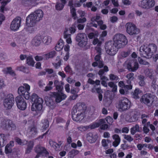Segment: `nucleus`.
<instances>
[{
	"label": "nucleus",
	"mask_w": 158,
	"mask_h": 158,
	"mask_svg": "<svg viewBox=\"0 0 158 158\" xmlns=\"http://www.w3.org/2000/svg\"><path fill=\"white\" fill-rule=\"evenodd\" d=\"M43 15V11L41 10H37L31 13L26 18V26L29 28L33 27L37 22L42 19Z\"/></svg>",
	"instance_id": "nucleus-1"
},
{
	"label": "nucleus",
	"mask_w": 158,
	"mask_h": 158,
	"mask_svg": "<svg viewBox=\"0 0 158 158\" xmlns=\"http://www.w3.org/2000/svg\"><path fill=\"white\" fill-rule=\"evenodd\" d=\"M30 86L26 83L23 84V86H20V110H24L27 107V103L23 97L26 100L30 99Z\"/></svg>",
	"instance_id": "nucleus-2"
},
{
	"label": "nucleus",
	"mask_w": 158,
	"mask_h": 158,
	"mask_svg": "<svg viewBox=\"0 0 158 158\" xmlns=\"http://www.w3.org/2000/svg\"><path fill=\"white\" fill-rule=\"evenodd\" d=\"M157 47L154 44H150L147 46H141L140 49V54L142 57H151V55L156 52Z\"/></svg>",
	"instance_id": "nucleus-3"
},
{
	"label": "nucleus",
	"mask_w": 158,
	"mask_h": 158,
	"mask_svg": "<svg viewBox=\"0 0 158 158\" xmlns=\"http://www.w3.org/2000/svg\"><path fill=\"white\" fill-rule=\"evenodd\" d=\"M31 102H33L31 106V110L33 111H40L43 107V100L39 98L37 94L33 93L30 98Z\"/></svg>",
	"instance_id": "nucleus-4"
},
{
	"label": "nucleus",
	"mask_w": 158,
	"mask_h": 158,
	"mask_svg": "<svg viewBox=\"0 0 158 158\" xmlns=\"http://www.w3.org/2000/svg\"><path fill=\"white\" fill-rule=\"evenodd\" d=\"M131 106V102L125 97L120 99L116 104V106L119 111H125L129 109Z\"/></svg>",
	"instance_id": "nucleus-5"
},
{
	"label": "nucleus",
	"mask_w": 158,
	"mask_h": 158,
	"mask_svg": "<svg viewBox=\"0 0 158 158\" xmlns=\"http://www.w3.org/2000/svg\"><path fill=\"white\" fill-rule=\"evenodd\" d=\"M114 44L120 48L124 47L127 43V40L124 35L121 34H117L113 38Z\"/></svg>",
	"instance_id": "nucleus-6"
},
{
	"label": "nucleus",
	"mask_w": 158,
	"mask_h": 158,
	"mask_svg": "<svg viewBox=\"0 0 158 158\" xmlns=\"http://www.w3.org/2000/svg\"><path fill=\"white\" fill-rule=\"evenodd\" d=\"M76 40L78 43V45L81 47H85L87 44L88 39L86 35L84 33H80L77 34Z\"/></svg>",
	"instance_id": "nucleus-7"
},
{
	"label": "nucleus",
	"mask_w": 158,
	"mask_h": 158,
	"mask_svg": "<svg viewBox=\"0 0 158 158\" xmlns=\"http://www.w3.org/2000/svg\"><path fill=\"white\" fill-rule=\"evenodd\" d=\"M15 102L14 98L12 94H10L7 95L4 99L3 105L7 109H10L13 106Z\"/></svg>",
	"instance_id": "nucleus-8"
},
{
	"label": "nucleus",
	"mask_w": 158,
	"mask_h": 158,
	"mask_svg": "<svg viewBox=\"0 0 158 158\" xmlns=\"http://www.w3.org/2000/svg\"><path fill=\"white\" fill-rule=\"evenodd\" d=\"M154 96L150 93H147L143 94L140 99L141 102L143 103L147 106L152 105L153 102Z\"/></svg>",
	"instance_id": "nucleus-9"
},
{
	"label": "nucleus",
	"mask_w": 158,
	"mask_h": 158,
	"mask_svg": "<svg viewBox=\"0 0 158 158\" xmlns=\"http://www.w3.org/2000/svg\"><path fill=\"white\" fill-rule=\"evenodd\" d=\"M105 48L106 53L111 56H114L115 54L118 51V49L120 48L114 44V43L112 44L109 43L106 44Z\"/></svg>",
	"instance_id": "nucleus-10"
},
{
	"label": "nucleus",
	"mask_w": 158,
	"mask_h": 158,
	"mask_svg": "<svg viewBox=\"0 0 158 158\" xmlns=\"http://www.w3.org/2000/svg\"><path fill=\"white\" fill-rule=\"evenodd\" d=\"M1 126L6 130H14L16 126L12 121L8 119H4L1 122Z\"/></svg>",
	"instance_id": "nucleus-11"
},
{
	"label": "nucleus",
	"mask_w": 158,
	"mask_h": 158,
	"mask_svg": "<svg viewBox=\"0 0 158 158\" xmlns=\"http://www.w3.org/2000/svg\"><path fill=\"white\" fill-rule=\"evenodd\" d=\"M49 95L51 97L55 98L56 101L58 103L65 99L67 97L65 94L61 92H51Z\"/></svg>",
	"instance_id": "nucleus-12"
},
{
	"label": "nucleus",
	"mask_w": 158,
	"mask_h": 158,
	"mask_svg": "<svg viewBox=\"0 0 158 158\" xmlns=\"http://www.w3.org/2000/svg\"><path fill=\"white\" fill-rule=\"evenodd\" d=\"M86 109V106L84 103L83 102L77 103L73 108L71 113L75 114L77 112L84 113Z\"/></svg>",
	"instance_id": "nucleus-13"
},
{
	"label": "nucleus",
	"mask_w": 158,
	"mask_h": 158,
	"mask_svg": "<svg viewBox=\"0 0 158 158\" xmlns=\"http://www.w3.org/2000/svg\"><path fill=\"white\" fill-rule=\"evenodd\" d=\"M127 32L130 35L136 34L139 32V30L133 23H128L126 24Z\"/></svg>",
	"instance_id": "nucleus-14"
},
{
	"label": "nucleus",
	"mask_w": 158,
	"mask_h": 158,
	"mask_svg": "<svg viewBox=\"0 0 158 158\" xmlns=\"http://www.w3.org/2000/svg\"><path fill=\"white\" fill-rule=\"evenodd\" d=\"M139 64L136 60H131L129 61L127 64V69L129 71L135 72L139 68Z\"/></svg>",
	"instance_id": "nucleus-15"
},
{
	"label": "nucleus",
	"mask_w": 158,
	"mask_h": 158,
	"mask_svg": "<svg viewBox=\"0 0 158 158\" xmlns=\"http://www.w3.org/2000/svg\"><path fill=\"white\" fill-rule=\"evenodd\" d=\"M155 5L154 0H142L141 2L142 7L147 10L152 8Z\"/></svg>",
	"instance_id": "nucleus-16"
},
{
	"label": "nucleus",
	"mask_w": 158,
	"mask_h": 158,
	"mask_svg": "<svg viewBox=\"0 0 158 158\" xmlns=\"http://www.w3.org/2000/svg\"><path fill=\"white\" fill-rule=\"evenodd\" d=\"M20 17L18 16L15 18L12 22L10 28L11 30L14 31H17L20 27Z\"/></svg>",
	"instance_id": "nucleus-17"
},
{
	"label": "nucleus",
	"mask_w": 158,
	"mask_h": 158,
	"mask_svg": "<svg viewBox=\"0 0 158 158\" xmlns=\"http://www.w3.org/2000/svg\"><path fill=\"white\" fill-rule=\"evenodd\" d=\"M35 152L41 154H44L46 155H48L49 154V152L45 147L40 145H38L35 148Z\"/></svg>",
	"instance_id": "nucleus-18"
},
{
	"label": "nucleus",
	"mask_w": 158,
	"mask_h": 158,
	"mask_svg": "<svg viewBox=\"0 0 158 158\" xmlns=\"http://www.w3.org/2000/svg\"><path fill=\"white\" fill-rule=\"evenodd\" d=\"M72 119L76 122L80 121H81L84 117V113L82 112H78L77 114L72 113Z\"/></svg>",
	"instance_id": "nucleus-19"
},
{
	"label": "nucleus",
	"mask_w": 158,
	"mask_h": 158,
	"mask_svg": "<svg viewBox=\"0 0 158 158\" xmlns=\"http://www.w3.org/2000/svg\"><path fill=\"white\" fill-rule=\"evenodd\" d=\"M98 138L97 135H93L92 133L90 132L87 134L86 138L88 142L91 143H95Z\"/></svg>",
	"instance_id": "nucleus-20"
},
{
	"label": "nucleus",
	"mask_w": 158,
	"mask_h": 158,
	"mask_svg": "<svg viewBox=\"0 0 158 158\" xmlns=\"http://www.w3.org/2000/svg\"><path fill=\"white\" fill-rule=\"evenodd\" d=\"M49 143L51 146L54 148L56 151H60V147L62 144L61 141H59V143H58L52 140H50Z\"/></svg>",
	"instance_id": "nucleus-21"
},
{
	"label": "nucleus",
	"mask_w": 158,
	"mask_h": 158,
	"mask_svg": "<svg viewBox=\"0 0 158 158\" xmlns=\"http://www.w3.org/2000/svg\"><path fill=\"white\" fill-rule=\"evenodd\" d=\"M14 142L11 141L8 143L5 147V152L6 154L11 153L12 152V147L14 146Z\"/></svg>",
	"instance_id": "nucleus-22"
},
{
	"label": "nucleus",
	"mask_w": 158,
	"mask_h": 158,
	"mask_svg": "<svg viewBox=\"0 0 158 158\" xmlns=\"http://www.w3.org/2000/svg\"><path fill=\"white\" fill-rule=\"evenodd\" d=\"M112 137L114 140L112 143L113 146L115 147H117L121 141V139L119 136L118 135L114 134L112 135Z\"/></svg>",
	"instance_id": "nucleus-23"
},
{
	"label": "nucleus",
	"mask_w": 158,
	"mask_h": 158,
	"mask_svg": "<svg viewBox=\"0 0 158 158\" xmlns=\"http://www.w3.org/2000/svg\"><path fill=\"white\" fill-rule=\"evenodd\" d=\"M105 120L104 119H99L98 122L94 123L89 126V128L91 129H94L96 128H97L100 127V125L102 123H105Z\"/></svg>",
	"instance_id": "nucleus-24"
},
{
	"label": "nucleus",
	"mask_w": 158,
	"mask_h": 158,
	"mask_svg": "<svg viewBox=\"0 0 158 158\" xmlns=\"http://www.w3.org/2000/svg\"><path fill=\"white\" fill-rule=\"evenodd\" d=\"M42 42V39L40 36H36L32 41L33 45L35 46H38L40 45Z\"/></svg>",
	"instance_id": "nucleus-25"
},
{
	"label": "nucleus",
	"mask_w": 158,
	"mask_h": 158,
	"mask_svg": "<svg viewBox=\"0 0 158 158\" xmlns=\"http://www.w3.org/2000/svg\"><path fill=\"white\" fill-rule=\"evenodd\" d=\"M28 143L27 147L32 149L34 145V143L32 141H30L27 143V141L26 140H23L20 139V145H23Z\"/></svg>",
	"instance_id": "nucleus-26"
},
{
	"label": "nucleus",
	"mask_w": 158,
	"mask_h": 158,
	"mask_svg": "<svg viewBox=\"0 0 158 158\" xmlns=\"http://www.w3.org/2000/svg\"><path fill=\"white\" fill-rule=\"evenodd\" d=\"M49 121L48 119H44L41 120V127L42 131H44L49 127Z\"/></svg>",
	"instance_id": "nucleus-27"
},
{
	"label": "nucleus",
	"mask_w": 158,
	"mask_h": 158,
	"mask_svg": "<svg viewBox=\"0 0 158 158\" xmlns=\"http://www.w3.org/2000/svg\"><path fill=\"white\" fill-rule=\"evenodd\" d=\"M64 46L63 41L62 40L60 39L55 46V49L57 51H60L62 49Z\"/></svg>",
	"instance_id": "nucleus-28"
},
{
	"label": "nucleus",
	"mask_w": 158,
	"mask_h": 158,
	"mask_svg": "<svg viewBox=\"0 0 158 158\" xmlns=\"http://www.w3.org/2000/svg\"><path fill=\"white\" fill-rule=\"evenodd\" d=\"M3 72L7 74H9L12 76H14L15 75V72L12 70L11 67H7L6 69L3 70Z\"/></svg>",
	"instance_id": "nucleus-29"
},
{
	"label": "nucleus",
	"mask_w": 158,
	"mask_h": 158,
	"mask_svg": "<svg viewBox=\"0 0 158 158\" xmlns=\"http://www.w3.org/2000/svg\"><path fill=\"white\" fill-rule=\"evenodd\" d=\"M37 133V128L34 126L30 127L29 134L31 137L34 138Z\"/></svg>",
	"instance_id": "nucleus-30"
},
{
	"label": "nucleus",
	"mask_w": 158,
	"mask_h": 158,
	"mask_svg": "<svg viewBox=\"0 0 158 158\" xmlns=\"http://www.w3.org/2000/svg\"><path fill=\"white\" fill-rule=\"evenodd\" d=\"M27 63L29 65L31 66H34L35 62L31 56H29L27 58Z\"/></svg>",
	"instance_id": "nucleus-31"
},
{
	"label": "nucleus",
	"mask_w": 158,
	"mask_h": 158,
	"mask_svg": "<svg viewBox=\"0 0 158 158\" xmlns=\"http://www.w3.org/2000/svg\"><path fill=\"white\" fill-rule=\"evenodd\" d=\"M142 93V91L138 88H136L133 94V98L135 99H138L139 98V94Z\"/></svg>",
	"instance_id": "nucleus-32"
},
{
	"label": "nucleus",
	"mask_w": 158,
	"mask_h": 158,
	"mask_svg": "<svg viewBox=\"0 0 158 158\" xmlns=\"http://www.w3.org/2000/svg\"><path fill=\"white\" fill-rule=\"evenodd\" d=\"M139 126L138 124H136L135 126L131 129V132L132 135H134L136 132L139 131Z\"/></svg>",
	"instance_id": "nucleus-33"
},
{
	"label": "nucleus",
	"mask_w": 158,
	"mask_h": 158,
	"mask_svg": "<svg viewBox=\"0 0 158 158\" xmlns=\"http://www.w3.org/2000/svg\"><path fill=\"white\" fill-rule=\"evenodd\" d=\"M43 42L46 45L49 44L52 41V38L49 36H45L43 39Z\"/></svg>",
	"instance_id": "nucleus-34"
},
{
	"label": "nucleus",
	"mask_w": 158,
	"mask_h": 158,
	"mask_svg": "<svg viewBox=\"0 0 158 158\" xmlns=\"http://www.w3.org/2000/svg\"><path fill=\"white\" fill-rule=\"evenodd\" d=\"M6 141V139L3 134H0V147L4 146L6 143L5 142Z\"/></svg>",
	"instance_id": "nucleus-35"
},
{
	"label": "nucleus",
	"mask_w": 158,
	"mask_h": 158,
	"mask_svg": "<svg viewBox=\"0 0 158 158\" xmlns=\"http://www.w3.org/2000/svg\"><path fill=\"white\" fill-rule=\"evenodd\" d=\"M111 141L109 139H103L102 141V144L103 147L106 148L108 147V143H110Z\"/></svg>",
	"instance_id": "nucleus-36"
},
{
	"label": "nucleus",
	"mask_w": 158,
	"mask_h": 158,
	"mask_svg": "<svg viewBox=\"0 0 158 158\" xmlns=\"http://www.w3.org/2000/svg\"><path fill=\"white\" fill-rule=\"evenodd\" d=\"M56 53V52L55 51H52L48 53L45 54V56L46 58H52L55 56Z\"/></svg>",
	"instance_id": "nucleus-37"
},
{
	"label": "nucleus",
	"mask_w": 158,
	"mask_h": 158,
	"mask_svg": "<svg viewBox=\"0 0 158 158\" xmlns=\"http://www.w3.org/2000/svg\"><path fill=\"white\" fill-rule=\"evenodd\" d=\"M70 13L71 14L72 17L74 19H76L77 17V16L76 10L75 8L73 6H72L71 7H70Z\"/></svg>",
	"instance_id": "nucleus-38"
},
{
	"label": "nucleus",
	"mask_w": 158,
	"mask_h": 158,
	"mask_svg": "<svg viewBox=\"0 0 158 158\" xmlns=\"http://www.w3.org/2000/svg\"><path fill=\"white\" fill-rule=\"evenodd\" d=\"M18 93L19 95L17 96L15 99L17 106L18 108L20 109V87H19L18 90Z\"/></svg>",
	"instance_id": "nucleus-39"
},
{
	"label": "nucleus",
	"mask_w": 158,
	"mask_h": 158,
	"mask_svg": "<svg viewBox=\"0 0 158 158\" xmlns=\"http://www.w3.org/2000/svg\"><path fill=\"white\" fill-rule=\"evenodd\" d=\"M110 79L111 81H118L119 79L118 77L113 74H110L109 75Z\"/></svg>",
	"instance_id": "nucleus-40"
},
{
	"label": "nucleus",
	"mask_w": 158,
	"mask_h": 158,
	"mask_svg": "<svg viewBox=\"0 0 158 158\" xmlns=\"http://www.w3.org/2000/svg\"><path fill=\"white\" fill-rule=\"evenodd\" d=\"M56 123H65V121L62 118L60 117H56Z\"/></svg>",
	"instance_id": "nucleus-41"
},
{
	"label": "nucleus",
	"mask_w": 158,
	"mask_h": 158,
	"mask_svg": "<svg viewBox=\"0 0 158 158\" xmlns=\"http://www.w3.org/2000/svg\"><path fill=\"white\" fill-rule=\"evenodd\" d=\"M64 6L61 3L57 2L55 8L56 10H60L63 9Z\"/></svg>",
	"instance_id": "nucleus-42"
},
{
	"label": "nucleus",
	"mask_w": 158,
	"mask_h": 158,
	"mask_svg": "<svg viewBox=\"0 0 158 158\" xmlns=\"http://www.w3.org/2000/svg\"><path fill=\"white\" fill-rule=\"evenodd\" d=\"M78 129L81 132H84L89 129V126H81L78 127Z\"/></svg>",
	"instance_id": "nucleus-43"
},
{
	"label": "nucleus",
	"mask_w": 158,
	"mask_h": 158,
	"mask_svg": "<svg viewBox=\"0 0 158 158\" xmlns=\"http://www.w3.org/2000/svg\"><path fill=\"white\" fill-rule=\"evenodd\" d=\"M140 81L139 82V85L140 86H143L145 85V82L144 81V77L143 76H141L139 77Z\"/></svg>",
	"instance_id": "nucleus-44"
},
{
	"label": "nucleus",
	"mask_w": 158,
	"mask_h": 158,
	"mask_svg": "<svg viewBox=\"0 0 158 158\" xmlns=\"http://www.w3.org/2000/svg\"><path fill=\"white\" fill-rule=\"evenodd\" d=\"M105 120V123L102 124L100 126V128L102 130H105L108 127V125L107 124H105L106 123V120Z\"/></svg>",
	"instance_id": "nucleus-45"
},
{
	"label": "nucleus",
	"mask_w": 158,
	"mask_h": 158,
	"mask_svg": "<svg viewBox=\"0 0 158 158\" xmlns=\"http://www.w3.org/2000/svg\"><path fill=\"white\" fill-rule=\"evenodd\" d=\"M56 90L57 91V92H56L63 93V87L62 85H60L57 86L56 87Z\"/></svg>",
	"instance_id": "nucleus-46"
},
{
	"label": "nucleus",
	"mask_w": 158,
	"mask_h": 158,
	"mask_svg": "<svg viewBox=\"0 0 158 158\" xmlns=\"http://www.w3.org/2000/svg\"><path fill=\"white\" fill-rule=\"evenodd\" d=\"M78 92H77L76 90L75 89H71V93L74 94V95H76V96H73L72 97V99H75L77 97V94L78 93Z\"/></svg>",
	"instance_id": "nucleus-47"
},
{
	"label": "nucleus",
	"mask_w": 158,
	"mask_h": 158,
	"mask_svg": "<svg viewBox=\"0 0 158 158\" xmlns=\"http://www.w3.org/2000/svg\"><path fill=\"white\" fill-rule=\"evenodd\" d=\"M129 146L126 143L122 144L121 145V148L123 150H127L129 148Z\"/></svg>",
	"instance_id": "nucleus-48"
},
{
	"label": "nucleus",
	"mask_w": 158,
	"mask_h": 158,
	"mask_svg": "<svg viewBox=\"0 0 158 158\" xmlns=\"http://www.w3.org/2000/svg\"><path fill=\"white\" fill-rule=\"evenodd\" d=\"M79 152V151L76 149H73L69 152L71 154L73 155L74 156L78 154Z\"/></svg>",
	"instance_id": "nucleus-49"
},
{
	"label": "nucleus",
	"mask_w": 158,
	"mask_h": 158,
	"mask_svg": "<svg viewBox=\"0 0 158 158\" xmlns=\"http://www.w3.org/2000/svg\"><path fill=\"white\" fill-rule=\"evenodd\" d=\"M124 138L129 142L132 141L133 139V138L130 135H125Z\"/></svg>",
	"instance_id": "nucleus-50"
},
{
	"label": "nucleus",
	"mask_w": 158,
	"mask_h": 158,
	"mask_svg": "<svg viewBox=\"0 0 158 158\" xmlns=\"http://www.w3.org/2000/svg\"><path fill=\"white\" fill-rule=\"evenodd\" d=\"M134 74L132 73H128L126 75V77L128 79L131 80H133L134 78Z\"/></svg>",
	"instance_id": "nucleus-51"
},
{
	"label": "nucleus",
	"mask_w": 158,
	"mask_h": 158,
	"mask_svg": "<svg viewBox=\"0 0 158 158\" xmlns=\"http://www.w3.org/2000/svg\"><path fill=\"white\" fill-rule=\"evenodd\" d=\"M100 17H101L100 16L97 15L96 16H94L91 19V20L93 22L94 21L97 22V21H98V20L100 19Z\"/></svg>",
	"instance_id": "nucleus-52"
},
{
	"label": "nucleus",
	"mask_w": 158,
	"mask_h": 158,
	"mask_svg": "<svg viewBox=\"0 0 158 158\" xmlns=\"http://www.w3.org/2000/svg\"><path fill=\"white\" fill-rule=\"evenodd\" d=\"M5 19V17L2 13H0V26L2 24V22Z\"/></svg>",
	"instance_id": "nucleus-53"
},
{
	"label": "nucleus",
	"mask_w": 158,
	"mask_h": 158,
	"mask_svg": "<svg viewBox=\"0 0 158 158\" xmlns=\"http://www.w3.org/2000/svg\"><path fill=\"white\" fill-rule=\"evenodd\" d=\"M118 20V18L116 16H113L110 18V21L112 23L117 22Z\"/></svg>",
	"instance_id": "nucleus-54"
},
{
	"label": "nucleus",
	"mask_w": 158,
	"mask_h": 158,
	"mask_svg": "<svg viewBox=\"0 0 158 158\" xmlns=\"http://www.w3.org/2000/svg\"><path fill=\"white\" fill-rule=\"evenodd\" d=\"M69 31L71 34L74 33L76 31V27L74 26L72 27L69 28Z\"/></svg>",
	"instance_id": "nucleus-55"
},
{
	"label": "nucleus",
	"mask_w": 158,
	"mask_h": 158,
	"mask_svg": "<svg viewBox=\"0 0 158 158\" xmlns=\"http://www.w3.org/2000/svg\"><path fill=\"white\" fill-rule=\"evenodd\" d=\"M126 91L131 89L132 88V86L131 85H125L124 88Z\"/></svg>",
	"instance_id": "nucleus-56"
},
{
	"label": "nucleus",
	"mask_w": 158,
	"mask_h": 158,
	"mask_svg": "<svg viewBox=\"0 0 158 158\" xmlns=\"http://www.w3.org/2000/svg\"><path fill=\"white\" fill-rule=\"evenodd\" d=\"M86 21V19L85 18H80L77 20V22L79 23H83L85 22Z\"/></svg>",
	"instance_id": "nucleus-57"
},
{
	"label": "nucleus",
	"mask_w": 158,
	"mask_h": 158,
	"mask_svg": "<svg viewBox=\"0 0 158 158\" xmlns=\"http://www.w3.org/2000/svg\"><path fill=\"white\" fill-rule=\"evenodd\" d=\"M130 54V52H123L121 53L122 56L124 57H126L129 56Z\"/></svg>",
	"instance_id": "nucleus-58"
},
{
	"label": "nucleus",
	"mask_w": 158,
	"mask_h": 158,
	"mask_svg": "<svg viewBox=\"0 0 158 158\" xmlns=\"http://www.w3.org/2000/svg\"><path fill=\"white\" fill-rule=\"evenodd\" d=\"M64 70L66 73H69L71 71V69L70 66L68 65L66 66L64 68Z\"/></svg>",
	"instance_id": "nucleus-59"
},
{
	"label": "nucleus",
	"mask_w": 158,
	"mask_h": 158,
	"mask_svg": "<svg viewBox=\"0 0 158 158\" xmlns=\"http://www.w3.org/2000/svg\"><path fill=\"white\" fill-rule=\"evenodd\" d=\"M11 0H3L1 2L2 6H5L7 3L10 2Z\"/></svg>",
	"instance_id": "nucleus-60"
},
{
	"label": "nucleus",
	"mask_w": 158,
	"mask_h": 158,
	"mask_svg": "<svg viewBox=\"0 0 158 158\" xmlns=\"http://www.w3.org/2000/svg\"><path fill=\"white\" fill-rule=\"evenodd\" d=\"M105 120L108 123L110 124V123H112L113 119L110 116H108L106 118Z\"/></svg>",
	"instance_id": "nucleus-61"
},
{
	"label": "nucleus",
	"mask_w": 158,
	"mask_h": 158,
	"mask_svg": "<svg viewBox=\"0 0 158 158\" xmlns=\"http://www.w3.org/2000/svg\"><path fill=\"white\" fill-rule=\"evenodd\" d=\"M84 24H79L77 25V27L79 30H83L85 27Z\"/></svg>",
	"instance_id": "nucleus-62"
},
{
	"label": "nucleus",
	"mask_w": 158,
	"mask_h": 158,
	"mask_svg": "<svg viewBox=\"0 0 158 158\" xmlns=\"http://www.w3.org/2000/svg\"><path fill=\"white\" fill-rule=\"evenodd\" d=\"M46 72L50 74L52 73H53V70L52 69H45Z\"/></svg>",
	"instance_id": "nucleus-63"
},
{
	"label": "nucleus",
	"mask_w": 158,
	"mask_h": 158,
	"mask_svg": "<svg viewBox=\"0 0 158 158\" xmlns=\"http://www.w3.org/2000/svg\"><path fill=\"white\" fill-rule=\"evenodd\" d=\"M143 132L145 134H147L149 131L148 128L146 126H144L143 127Z\"/></svg>",
	"instance_id": "nucleus-64"
}]
</instances>
